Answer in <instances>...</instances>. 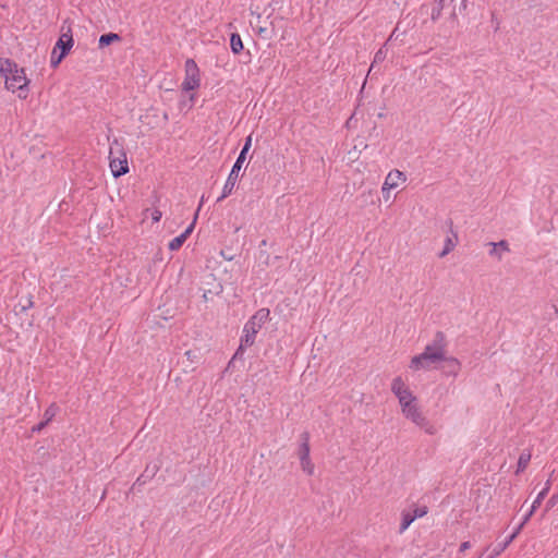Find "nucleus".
Instances as JSON below:
<instances>
[{
	"label": "nucleus",
	"mask_w": 558,
	"mask_h": 558,
	"mask_svg": "<svg viewBox=\"0 0 558 558\" xmlns=\"http://www.w3.org/2000/svg\"><path fill=\"white\" fill-rule=\"evenodd\" d=\"M390 389L397 398L402 415L428 435L436 434V427L424 415L418 399L402 376H396Z\"/></svg>",
	"instance_id": "obj_1"
},
{
	"label": "nucleus",
	"mask_w": 558,
	"mask_h": 558,
	"mask_svg": "<svg viewBox=\"0 0 558 558\" xmlns=\"http://www.w3.org/2000/svg\"><path fill=\"white\" fill-rule=\"evenodd\" d=\"M445 353H447L446 337L438 331L433 341L425 345L423 352L411 359L409 368L413 372L434 369L445 359Z\"/></svg>",
	"instance_id": "obj_2"
},
{
	"label": "nucleus",
	"mask_w": 558,
	"mask_h": 558,
	"mask_svg": "<svg viewBox=\"0 0 558 558\" xmlns=\"http://www.w3.org/2000/svg\"><path fill=\"white\" fill-rule=\"evenodd\" d=\"M269 319L270 311L268 308H259L255 312V314L245 323L243 327L240 345L235 351L232 360L242 357L244 351L254 344L256 335Z\"/></svg>",
	"instance_id": "obj_3"
},
{
	"label": "nucleus",
	"mask_w": 558,
	"mask_h": 558,
	"mask_svg": "<svg viewBox=\"0 0 558 558\" xmlns=\"http://www.w3.org/2000/svg\"><path fill=\"white\" fill-rule=\"evenodd\" d=\"M251 145H252V136L250 135L245 140L244 146H243L240 155L238 156V158H236V160H235V162L225 182L221 195L218 197L217 202H221L222 199H225L226 197L231 195V193L233 192V190L236 185L238 179H239L240 170L242 168V165L245 161L246 154L250 150Z\"/></svg>",
	"instance_id": "obj_4"
},
{
	"label": "nucleus",
	"mask_w": 558,
	"mask_h": 558,
	"mask_svg": "<svg viewBox=\"0 0 558 558\" xmlns=\"http://www.w3.org/2000/svg\"><path fill=\"white\" fill-rule=\"evenodd\" d=\"M109 167L114 178H119L129 172L126 154L118 140L110 144Z\"/></svg>",
	"instance_id": "obj_5"
},
{
	"label": "nucleus",
	"mask_w": 558,
	"mask_h": 558,
	"mask_svg": "<svg viewBox=\"0 0 558 558\" xmlns=\"http://www.w3.org/2000/svg\"><path fill=\"white\" fill-rule=\"evenodd\" d=\"M29 80L26 77L23 68L16 69L11 75L7 76L5 88L15 93L20 99H26L29 93Z\"/></svg>",
	"instance_id": "obj_6"
},
{
	"label": "nucleus",
	"mask_w": 558,
	"mask_h": 558,
	"mask_svg": "<svg viewBox=\"0 0 558 558\" xmlns=\"http://www.w3.org/2000/svg\"><path fill=\"white\" fill-rule=\"evenodd\" d=\"M184 80L181 84L183 92L195 90L201 86V72L197 63L193 59H187L184 65Z\"/></svg>",
	"instance_id": "obj_7"
},
{
	"label": "nucleus",
	"mask_w": 558,
	"mask_h": 558,
	"mask_svg": "<svg viewBox=\"0 0 558 558\" xmlns=\"http://www.w3.org/2000/svg\"><path fill=\"white\" fill-rule=\"evenodd\" d=\"M310 436L308 434L302 435V442L300 444L298 448V456L300 459L301 469L303 472H305L307 475H313L315 471V466L311 460L310 457Z\"/></svg>",
	"instance_id": "obj_8"
},
{
	"label": "nucleus",
	"mask_w": 558,
	"mask_h": 558,
	"mask_svg": "<svg viewBox=\"0 0 558 558\" xmlns=\"http://www.w3.org/2000/svg\"><path fill=\"white\" fill-rule=\"evenodd\" d=\"M203 203H204V197H202V199H201L199 206L197 208V211L194 216L193 221L189 225V227L184 230V232H182L180 235L173 238L169 242V244H168L169 250H171V251L180 250L181 246L184 244V242L187 240V238L190 236V234L193 232V230L195 228L196 219L198 217V211L201 210Z\"/></svg>",
	"instance_id": "obj_9"
},
{
	"label": "nucleus",
	"mask_w": 558,
	"mask_h": 558,
	"mask_svg": "<svg viewBox=\"0 0 558 558\" xmlns=\"http://www.w3.org/2000/svg\"><path fill=\"white\" fill-rule=\"evenodd\" d=\"M407 181V175L404 172L393 169L388 172L385 178V181L381 185V192L387 193V191H391L397 189L400 184Z\"/></svg>",
	"instance_id": "obj_10"
},
{
	"label": "nucleus",
	"mask_w": 558,
	"mask_h": 558,
	"mask_svg": "<svg viewBox=\"0 0 558 558\" xmlns=\"http://www.w3.org/2000/svg\"><path fill=\"white\" fill-rule=\"evenodd\" d=\"M61 32L62 33H61L58 41L56 43L54 48L57 50H60L61 52H64V54H68V52L73 47V37H72L71 26L68 25L65 27V25L63 24L61 27Z\"/></svg>",
	"instance_id": "obj_11"
},
{
	"label": "nucleus",
	"mask_w": 558,
	"mask_h": 558,
	"mask_svg": "<svg viewBox=\"0 0 558 558\" xmlns=\"http://www.w3.org/2000/svg\"><path fill=\"white\" fill-rule=\"evenodd\" d=\"M442 363V372L447 376H453L457 377L461 369V363L458 359L453 356H447V353H445V359L441 360Z\"/></svg>",
	"instance_id": "obj_12"
},
{
	"label": "nucleus",
	"mask_w": 558,
	"mask_h": 558,
	"mask_svg": "<svg viewBox=\"0 0 558 558\" xmlns=\"http://www.w3.org/2000/svg\"><path fill=\"white\" fill-rule=\"evenodd\" d=\"M489 245L492 246V250L489 251V255L495 256L498 260H501L502 253H507L510 251L509 244L505 240H501L497 243L490 242Z\"/></svg>",
	"instance_id": "obj_13"
},
{
	"label": "nucleus",
	"mask_w": 558,
	"mask_h": 558,
	"mask_svg": "<svg viewBox=\"0 0 558 558\" xmlns=\"http://www.w3.org/2000/svg\"><path fill=\"white\" fill-rule=\"evenodd\" d=\"M16 69H19L17 64L10 59H0V74L7 78V76L11 75Z\"/></svg>",
	"instance_id": "obj_14"
},
{
	"label": "nucleus",
	"mask_w": 558,
	"mask_h": 558,
	"mask_svg": "<svg viewBox=\"0 0 558 558\" xmlns=\"http://www.w3.org/2000/svg\"><path fill=\"white\" fill-rule=\"evenodd\" d=\"M414 518L412 515V512L411 510H403L401 512V523H400V527H399V533H404L409 526L414 522Z\"/></svg>",
	"instance_id": "obj_15"
},
{
	"label": "nucleus",
	"mask_w": 558,
	"mask_h": 558,
	"mask_svg": "<svg viewBox=\"0 0 558 558\" xmlns=\"http://www.w3.org/2000/svg\"><path fill=\"white\" fill-rule=\"evenodd\" d=\"M457 235L453 234L452 236H448L446 240H445V245H444V248L442 251L438 254V256L440 258L447 256L451 251H453V248L456 247L457 245Z\"/></svg>",
	"instance_id": "obj_16"
},
{
	"label": "nucleus",
	"mask_w": 558,
	"mask_h": 558,
	"mask_svg": "<svg viewBox=\"0 0 558 558\" xmlns=\"http://www.w3.org/2000/svg\"><path fill=\"white\" fill-rule=\"evenodd\" d=\"M550 481L548 480L546 483H545V486L544 488L538 493V495L536 496L535 500L533 501L532 504V511H535L542 504V501L544 500V498L546 497V495L548 494L549 489H550Z\"/></svg>",
	"instance_id": "obj_17"
},
{
	"label": "nucleus",
	"mask_w": 558,
	"mask_h": 558,
	"mask_svg": "<svg viewBox=\"0 0 558 558\" xmlns=\"http://www.w3.org/2000/svg\"><path fill=\"white\" fill-rule=\"evenodd\" d=\"M230 47L233 53L238 54L243 50V43L241 36L238 33L231 34Z\"/></svg>",
	"instance_id": "obj_18"
},
{
	"label": "nucleus",
	"mask_w": 558,
	"mask_h": 558,
	"mask_svg": "<svg viewBox=\"0 0 558 558\" xmlns=\"http://www.w3.org/2000/svg\"><path fill=\"white\" fill-rule=\"evenodd\" d=\"M445 1L446 0H434V7L430 12L432 21L436 22L439 20V17L441 16L444 7H445Z\"/></svg>",
	"instance_id": "obj_19"
},
{
	"label": "nucleus",
	"mask_w": 558,
	"mask_h": 558,
	"mask_svg": "<svg viewBox=\"0 0 558 558\" xmlns=\"http://www.w3.org/2000/svg\"><path fill=\"white\" fill-rule=\"evenodd\" d=\"M120 36L116 33H108L104 34L99 37V47L102 48L105 46H108L114 41H119Z\"/></svg>",
	"instance_id": "obj_20"
},
{
	"label": "nucleus",
	"mask_w": 558,
	"mask_h": 558,
	"mask_svg": "<svg viewBox=\"0 0 558 558\" xmlns=\"http://www.w3.org/2000/svg\"><path fill=\"white\" fill-rule=\"evenodd\" d=\"M531 452L529 451H523L520 457H519V460H518V469H517V473H520V472H523L526 466L529 465L530 461H531Z\"/></svg>",
	"instance_id": "obj_21"
},
{
	"label": "nucleus",
	"mask_w": 558,
	"mask_h": 558,
	"mask_svg": "<svg viewBox=\"0 0 558 558\" xmlns=\"http://www.w3.org/2000/svg\"><path fill=\"white\" fill-rule=\"evenodd\" d=\"M65 56L66 54H64V52H61V51L57 50L56 48H53V50L51 52V57H50V65L53 69H56Z\"/></svg>",
	"instance_id": "obj_22"
},
{
	"label": "nucleus",
	"mask_w": 558,
	"mask_h": 558,
	"mask_svg": "<svg viewBox=\"0 0 558 558\" xmlns=\"http://www.w3.org/2000/svg\"><path fill=\"white\" fill-rule=\"evenodd\" d=\"M410 510L412 512L414 520L423 518L428 512V508L426 506H415L413 509Z\"/></svg>",
	"instance_id": "obj_23"
},
{
	"label": "nucleus",
	"mask_w": 558,
	"mask_h": 558,
	"mask_svg": "<svg viewBox=\"0 0 558 558\" xmlns=\"http://www.w3.org/2000/svg\"><path fill=\"white\" fill-rule=\"evenodd\" d=\"M387 57L385 47L380 48L374 56L373 64L383 62Z\"/></svg>",
	"instance_id": "obj_24"
},
{
	"label": "nucleus",
	"mask_w": 558,
	"mask_h": 558,
	"mask_svg": "<svg viewBox=\"0 0 558 558\" xmlns=\"http://www.w3.org/2000/svg\"><path fill=\"white\" fill-rule=\"evenodd\" d=\"M57 413V407L54 404H51L46 411H45V420H47V422H50L54 415Z\"/></svg>",
	"instance_id": "obj_25"
},
{
	"label": "nucleus",
	"mask_w": 558,
	"mask_h": 558,
	"mask_svg": "<svg viewBox=\"0 0 558 558\" xmlns=\"http://www.w3.org/2000/svg\"><path fill=\"white\" fill-rule=\"evenodd\" d=\"M146 213H150V217L154 222H159L162 217V213L158 208L146 209Z\"/></svg>",
	"instance_id": "obj_26"
},
{
	"label": "nucleus",
	"mask_w": 558,
	"mask_h": 558,
	"mask_svg": "<svg viewBox=\"0 0 558 558\" xmlns=\"http://www.w3.org/2000/svg\"><path fill=\"white\" fill-rule=\"evenodd\" d=\"M486 551H490L493 554V556L497 557L502 553V547H498V545L487 546Z\"/></svg>",
	"instance_id": "obj_27"
},
{
	"label": "nucleus",
	"mask_w": 558,
	"mask_h": 558,
	"mask_svg": "<svg viewBox=\"0 0 558 558\" xmlns=\"http://www.w3.org/2000/svg\"><path fill=\"white\" fill-rule=\"evenodd\" d=\"M558 502V495H553L547 501V509L554 507Z\"/></svg>",
	"instance_id": "obj_28"
},
{
	"label": "nucleus",
	"mask_w": 558,
	"mask_h": 558,
	"mask_svg": "<svg viewBox=\"0 0 558 558\" xmlns=\"http://www.w3.org/2000/svg\"><path fill=\"white\" fill-rule=\"evenodd\" d=\"M470 548H471V543L470 542H463L460 545L459 551L463 553V551H465V550H468Z\"/></svg>",
	"instance_id": "obj_29"
},
{
	"label": "nucleus",
	"mask_w": 558,
	"mask_h": 558,
	"mask_svg": "<svg viewBox=\"0 0 558 558\" xmlns=\"http://www.w3.org/2000/svg\"><path fill=\"white\" fill-rule=\"evenodd\" d=\"M49 422H47V420L40 422L37 426H35L33 428L34 432H39Z\"/></svg>",
	"instance_id": "obj_30"
},
{
	"label": "nucleus",
	"mask_w": 558,
	"mask_h": 558,
	"mask_svg": "<svg viewBox=\"0 0 558 558\" xmlns=\"http://www.w3.org/2000/svg\"><path fill=\"white\" fill-rule=\"evenodd\" d=\"M33 306H34V302H33V299L29 296V298L27 299L26 304L23 306V308H22V310H23V311H27L28 308H32Z\"/></svg>",
	"instance_id": "obj_31"
},
{
	"label": "nucleus",
	"mask_w": 558,
	"mask_h": 558,
	"mask_svg": "<svg viewBox=\"0 0 558 558\" xmlns=\"http://www.w3.org/2000/svg\"><path fill=\"white\" fill-rule=\"evenodd\" d=\"M477 558H496L493 556L490 551H486V549L477 557Z\"/></svg>",
	"instance_id": "obj_32"
},
{
	"label": "nucleus",
	"mask_w": 558,
	"mask_h": 558,
	"mask_svg": "<svg viewBox=\"0 0 558 558\" xmlns=\"http://www.w3.org/2000/svg\"><path fill=\"white\" fill-rule=\"evenodd\" d=\"M518 534V531H515L514 533H512L505 542V544L509 545L517 536Z\"/></svg>",
	"instance_id": "obj_33"
},
{
	"label": "nucleus",
	"mask_w": 558,
	"mask_h": 558,
	"mask_svg": "<svg viewBox=\"0 0 558 558\" xmlns=\"http://www.w3.org/2000/svg\"><path fill=\"white\" fill-rule=\"evenodd\" d=\"M533 513H534V511H532V509H531V510L529 511V513H527V514H525V518H524V520H523V523H522V524H524V523H525V522H526V521L532 517V514H533Z\"/></svg>",
	"instance_id": "obj_34"
},
{
	"label": "nucleus",
	"mask_w": 558,
	"mask_h": 558,
	"mask_svg": "<svg viewBox=\"0 0 558 558\" xmlns=\"http://www.w3.org/2000/svg\"><path fill=\"white\" fill-rule=\"evenodd\" d=\"M390 192H391V191H387V193L381 192L383 197H384V199H385V201H389V198H390Z\"/></svg>",
	"instance_id": "obj_35"
},
{
	"label": "nucleus",
	"mask_w": 558,
	"mask_h": 558,
	"mask_svg": "<svg viewBox=\"0 0 558 558\" xmlns=\"http://www.w3.org/2000/svg\"><path fill=\"white\" fill-rule=\"evenodd\" d=\"M185 355L187 356V359H189V360H193V357H194V352H193V351H191V350H189V351H186V352H185Z\"/></svg>",
	"instance_id": "obj_36"
},
{
	"label": "nucleus",
	"mask_w": 558,
	"mask_h": 558,
	"mask_svg": "<svg viewBox=\"0 0 558 558\" xmlns=\"http://www.w3.org/2000/svg\"><path fill=\"white\" fill-rule=\"evenodd\" d=\"M397 31L398 28H395L393 32L391 33V35L389 36V39L388 40H391L393 37H397Z\"/></svg>",
	"instance_id": "obj_37"
},
{
	"label": "nucleus",
	"mask_w": 558,
	"mask_h": 558,
	"mask_svg": "<svg viewBox=\"0 0 558 558\" xmlns=\"http://www.w3.org/2000/svg\"><path fill=\"white\" fill-rule=\"evenodd\" d=\"M142 477H143V475H142V476H140V477H137L136 482H135V483H134V485H133V488H135V487H136V485H138V484H141V483H142Z\"/></svg>",
	"instance_id": "obj_38"
},
{
	"label": "nucleus",
	"mask_w": 558,
	"mask_h": 558,
	"mask_svg": "<svg viewBox=\"0 0 558 558\" xmlns=\"http://www.w3.org/2000/svg\"><path fill=\"white\" fill-rule=\"evenodd\" d=\"M461 5H462V9L465 10L466 9V0H461Z\"/></svg>",
	"instance_id": "obj_39"
},
{
	"label": "nucleus",
	"mask_w": 558,
	"mask_h": 558,
	"mask_svg": "<svg viewBox=\"0 0 558 558\" xmlns=\"http://www.w3.org/2000/svg\"><path fill=\"white\" fill-rule=\"evenodd\" d=\"M498 547H502V551H504L508 547V545L502 543V544H498Z\"/></svg>",
	"instance_id": "obj_40"
}]
</instances>
